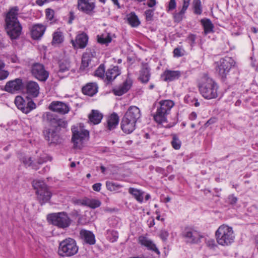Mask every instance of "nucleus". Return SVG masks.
I'll return each instance as SVG.
<instances>
[{"label": "nucleus", "instance_id": "nucleus-1", "mask_svg": "<svg viewBox=\"0 0 258 258\" xmlns=\"http://www.w3.org/2000/svg\"><path fill=\"white\" fill-rule=\"evenodd\" d=\"M19 12L18 7H13L9 10L5 18V29L12 39H17L21 34L22 27L18 20Z\"/></svg>", "mask_w": 258, "mask_h": 258}, {"label": "nucleus", "instance_id": "nucleus-2", "mask_svg": "<svg viewBox=\"0 0 258 258\" xmlns=\"http://www.w3.org/2000/svg\"><path fill=\"white\" fill-rule=\"evenodd\" d=\"M200 93L206 99H212L217 97L218 85L216 82L207 75H204L199 83Z\"/></svg>", "mask_w": 258, "mask_h": 258}, {"label": "nucleus", "instance_id": "nucleus-3", "mask_svg": "<svg viewBox=\"0 0 258 258\" xmlns=\"http://www.w3.org/2000/svg\"><path fill=\"white\" fill-rule=\"evenodd\" d=\"M217 243L222 246L231 244L235 238L232 228L225 224L221 225L215 233Z\"/></svg>", "mask_w": 258, "mask_h": 258}, {"label": "nucleus", "instance_id": "nucleus-4", "mask_svg": "<svg viewBox=\"0 0 258 258\" xmlns=\"http://www.w3.org/2000/svg\"><path fill=\"white\" fill-rule=\"evenodd\" d=\"M159 107L157 108L156 114L154 116L155 120L159 123L167 122V115L174 106V102L171 100H162L159 102Z\"/></svg>", "mask_w": 258, "mask_h": 258}, {"label": "nucleus", "instance_id": "nucleus-5", "mask_svg": "<svg viewBox=\"0 0 258 258\" xmlns=\"http://www.w3.org/2000/svg\"><path fill=\"white\" fill-rule=\"evenodd\" d=\"M71 130L73 134L72 141L74 147L76 149H81L84 142L89 138V131L84 128L81 124L73 126Z\"/></svg>", "mask_w": 258, "mask_h": 258}, {"label": "nucleus", "instance_id": "nucleus-6", "mask_svg": "<svg viewBox=\"0 0 258 258\" xmlns=\"http://www.w3.org/2000/svg\"><path fill=\"white\" fill-rule=\"evenodd\" d=\"M78 250L76 241L73 238H68L59 243L58 252L61 256L70 257L77 253Z\"/></svg>", "mask_w": 258, "mask_h": 258}, {"label": "nucleus", "instance_id": "nucleus-7", "mask_svg": "<svg viewBox=\"0 0 258 258\" xmlns=\"http://www.w3.org/2000/svg\"><path fill=\"white\" fill-rule=\"evenodd\" d=\"M215 63L216 73L222 81H224L231 68L234 66L235 61L232 57L225 56L221 58Z\"/></svg>", "mask_w": 258, "mask_h": 258}, {"label": "nucleus", "instance_id": "nucleus-8", "mask_svg": "<svg viewBox=\"0 0 258 258\" xmlns=\"http://www.w3.org/2000/svg\"><path fill=\"white\" fill-rule=\"evenodd\" d=\"M49 218L53 225L62 229L69 227L72 222L68 214L64 212L52 214Z\"/></svg>", "mask_w": 258, "mask_h": 258}, {"label": "nucleus", "instance_id": "nucleus-9", "mask_svg": "<svg viewBox=\"0 0 258 258\" xmlns=\"http://www.w3.org/2000/svg\"><path fill=\"white\" fill-rule=\"evenodd\" d=\"M182 236L186 242L191 244H198L203 238L201 233L192 227H186L182 232Z\"/></svg>", "mask_w": 258, "mask_h": 258}, {"label": "nucleus", "instance_id": "nucleus-10", "mask_svg": "<svg viewBox=\"0 0 258 258\" xmlns=\"http://www.w3.org/2000/svg\"><path fill=\"white\" fill-rule=\"evenodd\" d=\"M31 73L35 79L41 82H45L49 75L44 66L40 63H33L31 67Z\"/></svg>", "mask_w": 258, "mask_h": 258}, {"label": "nucleus", "instance_id": "nucleus-11", "mask_svg": "<svg viewBox=\"0 0 258 258\" xmlns=\"http://www.w3.org/2000/svg\"><path fill=\"white\" fill-rule=\"evenodd\" d=\"M43 118L44 121L56 130L58 127L66 128L67 126L68 123L65 120L59 118L56 115L51 112H46L43 115Z\"/></svg>", "mask_w": 258, "mask_h": 258}, {"label": "nucleus", "instance_id": "nucleus-12", "mask_svg": "<svg viewBox=\"0 0 258 258\" xmlns=\"http://www.w3.org/2000/svg\"><path fill=\"white\" fill-rule=\"evenodd\" d=\"M23 87L24 84L22 80L20 78H17L8 82L5 86V90L8 92L14 94L21 90Z\"/></svg>", "mask_w": 258, "mask_h": 258}, {"label": "nucleus", "instance_id": "nucleus-13", "mask_svg": "<svg viewBox=\"0 0 258 258\" xmlns=\"http://www.w3.org/2000/svg\"><path fill=\"white\" fill-rule=\"evenodd\" d=\"M48 108L53 112L61 114H67L70 110V107L68 104L58 101H52L49 104Z\"/></svg>", "mask_w": 258, "mask_h": 258}, {"label": "nucleus", "instance_id": "nucleus-14", "mask_svg": "<svg viewBox=\"0 0 258 258\" xmlns=\"http://www.w3.org/2000/svg\"><path fill=\"white\" fill-rule=\"evenodd\" d=\"M95 56L96 52L94 49H87L82 56L80 69L85 70L88 68L91 64L92 58L95 57Z\"/></svg>", "mask_w": 258, "mask_h": 258}, {"label": "nucleus", "instance_id": "nucleus-15", "mask_svg": "<svg viewBox=\"0 0 258 258\" xmlns=\"http://www.w3.org/2000/svg\"><path fill=\"white\" fill-rule=\"evenodd\" d=\"M136 122L123 116L120 123L121 128L124 133L129 134L136 129Z\"/></svg>", "mask_w": 258, "mask_h": 258}, {"label": "nucleus", "instance_id": "nucleus-16", "mask_svg": "<svg viewBox=\"0 0 258 258\" xmlns=\"http://www.w3.org/2000/svg\"><path fill=\"white\" fill-rule=\"evenodd\" d=\"M78 9L87 14H90L94 9V3L90 2L89 0H78Z\"/></svg>", "mask_w": 258, "mask_h": 258}, {"label": "nucleus", "instance_id": "nucleus-17", "mask_svg": "<svg viewBox=\"0 0 258 258\" xmlns=\"http://www.w3.org/2000/svg\"><path fill=\"white\" fill-rule=\"evenodd\" d=\"M88 41V35L82 32L77 35L75 41L72 40V43L74 47L84 48L87 46Z\"/></svg>", "mask_w": 258, "mask_h": 258}, {"label": "nucleus", "instance_id": "nucleus-18", "mask_svg": "<svg viewBox=\"0 0 258 258\" xmlns=\"http://www.w3.org/2000/svg\"><path fill=\"white\" fill-rule=\"evenodd\" d=\"M124 116L137 122L141 117V112L138 107L131 106L128 108Z\"/></svg>", "mask_w": 258, "mask_h": 258}, {"label": "nucleus", "instance_id": "nucleus-19", "mask_svg": "<svg viewBox=\"0 0 258 258\" xmlns=\"http://www.w3.org/2000/svg\"><path fill=\"white\" fill-rule=\"evenodd\" d=\"M80 236L84 243L93 245L95 243V235L90 231L82 229L80 231Z\"/></svg>", "mask_w": 258, "mask_h": 258}, {"label": "nucleus", "instance_id": "nucleus-20", "mask_svg": "<svg viewBox=\"0 0 258 258\" xmlns=\"http://www.w3.org/2000/svg\"><path fill=\"white\" fill-rule=\"evenodd\" d=\"M132 82L130 79H126L122 84L112 90L113 93L116 96H121L126 93L131 88Z\"/></svg>", "mask_w": 258, "mask_h": 258}, {"label": "nucleus", "instance_id": "nucleus-21", "mask_svg": "<svg viewBox=\"0 0 258 258\" xmlns=\"http://www.w3.org/2000/svg\"><path fill=\"white\" fill-rule=\"evenodd\" d=\"M27 94L32 97H37L39 93V86L38 84L34 81H28L26 85Z\"/></svg>", "mask_w": 258, "mask_h": 258}, {"label": "nucleus", "instance_id": "nucleus-22", "mask_svg": "<svg viewBox=\"0 0 258 258\" xmlns=\"http://www.w3.org/2000/svg\"><path fill=\"white\" fill-rule=\"evenodd\" d=\"M120 74V70L118 66H114L107 70L105 74V82L107 84L113 81Z\"/></svg>", "mask_w": 258, "mask_h": 258}, {"label": "nucleus", "instance_id": "nucleus-23", "mask_svg": "<svg viewBox=\"0 0 258 258\" xmlns=\"http://www.w3.org/2000/svg\"><path fill=\"white\" fill-rule=\"evenodd\" d=\"M36 194L37 195V199L41 205H43L48 202L52 196L51 192L48 188L43 190L39 189L38 191H36Z\"/></svg>", "mask_w": 258, "mask_h": 258}, {"label": "nucleus", "instance_id": "nucleus-24", "mask_svg": "<svg viewBox=\"0 0 258 258\" xmlns=\"http://www.w3.org/2000/svg\"><path fill=\"white\" fill-rule=\"evenodd\" d=\"M45 27L41 24L34 25L31 30L32 37L33 39H38L41 38L44 33Z\"/></svg>", "mask_w": 258, "mask_h": 258}, {"label": "nucleus", "instance_id": "nucleus-25", "mask_svg": "<svg viewBox=\"0 0 258 258\" xmlns=\"http://www.w3.org/2000/svg\"><path fill=\"white\" fill-rule=\"evenodd\" d=\"M139 243L149 250L155 251L157 254H160V252L153 242L144 236H140L139 238Z\"/></svg>", "mask_w": 258, "mask_h": 258}, {"label": "nucleus", "instance_id": "nucleus-26", "mask_svg": "<svg viewBox=\"0 0 258 258\" xmlns=\"http://www.w3.org/2000/svg\"><path fill=\"white\" fill-rule=\"evenodd\" d=\"M201 24L204 29V34L206 35L214 32V26L210 19L204 18L201 20Z\"/></svg>", "mask_w": 258, "mask_h": 258}, {"label": "nucleus", "instance_id": "nucleus-27", "mask_svg": "<svg viewBox=\"0 0 258 258\" xmlns=\"http://www.w3.org/2000/svg\"><path fill=\"white\" fill-rule=\"evenodd\" d=\"M181 73L179 71L166 70L163 76L165 81H172L178 79L181 76Z\"/></svg>", "mask_w": 258, "mask_h": 258}, {"label": "nucleus", "instance_id": "nucleus-28", "mask_svg": "<svg viewBox=\"0 0 258 258\" xmlns=\"http://www.w3.org/2000/svg\"><path fill=\"white\" fill-rule=\"evenodd\" d=\"M81 205L89 207L92 209H95L100 206L101 202L95 199L84 198L81 201Z\"/></svg>", "mask_w": 258, "mask_h": 258}, {"label": "nucleus", "instance_id": "nucleus-29", "mask_svg": "<svg viewBox=\"0 0 258 258\" xmlns=\"http://www.w3.org/2000/svg\"><path fill=\"white\" fill-rule=\"evenodd\" d=\"M150 69L147 64H144L140 72V80L144 83H147L150 79Z\"/></svg>", "mask_w": 258, "mask_h": 258}, {"label": "nucleus", "instance_id": "nucleus-30", "mask_svg": "<svg viewBox=\"0 0 258 258\" xmlns=\"http://www.w3.org/2000/svg\"><path fill=\"white\" fill-rule=\"evenodd\" d=\"M119 117L116 113H113L108 116L107 120V128L111 131L115 128L118 125Z\"/></svg>", "mask_w": 258, "mask_h": 258}, {"label": "nucleus", "instance_id": "nucleus-31", "mask_svg": "<svg viewBox=\"0 0 258 258\" xmlns=\"http://www.w3.org/2000/svg\"><path fill=\"white\" fill-rule=\"evenodd\" d=\"M97 89L96 84L90 83L83 87L82 92L85 95L92 96L97 92Z\"/></svg>", "mask_w": 258, "mask_h": 258}, {"label": "nucleus", "instance_id": "nucleus-32", "mask_svg": "<svg viewBox=\"0 0 258 258\" xmlns=\"http://www.w3.org/2000/svg\"><path fill=\"white\" fill-rule=\"evenodd\" d=\"M128 192L132 195L139 203H142L143 202L145 192L142 190L134 187H130L128 189Z\"/></svg>", "mask_w": 258, "mask_h": 258}, {"label": "nucleus", "instance_id": "nucleus-33", "mask_svg": "<svg viewBox=\"0 0 258 258\" xmlns=\"http://www.w3.org/2000/svg\"><path fill=\"white\" fill-rule=\"evenodd\" d=\"M103 115L98 110H93L89 115L90 121L94 124L99 123L102 119Z\"/></svg>", "mask_w": 258, "mask_h": 258}, {"label": "nucleus", "instance_id": "nucleus-34", "mask_svg": "<svg viewBox=\"0 0 258 258\" xmlns=\"http://www.w3.org/2000/svg\"><path fill=\"white\" fill-rule=\"evenodd\" d=\"M44 137L46 140L51 143H55L57 140L56 133L50 129H46L43 131Z\"/></svg>", "mask_w": 258, "mask_h": 258}, {"label": "nucleus", "instance_id": "nucleus-35", "mask_svg": "<svg viewBox=\"0 0 258 258\" xmlns=\"http://www.w3.org/2000/svg\"><path fill=\"white\" fill-rule=\"evenodd\" d=\"M127 20L129 24L133 27H136L140 24L138 17L135 13H131L129 14L127 16Z\"/></svg>", "mask_w": 258, "mask_h": 258}, {"label": "nucleus", "instance_id": "nucleus-36", "mask_svg": "<svg viewBox=\"0 0 258 258\" xmlns=\"http://www.w3.org/2000/svg\"><path fill=\"white\" fill-rule=\"evenodd\" d=\"M70 68V62L67 60H61L59 61L58 74L68 72Z\"/></svg>", "mask_w": 258, "mask_h": 258}, {"label": "nucleus", "instance_id": "nucleus-37", "mask_svg": "<svg viewBox=\"0 0 258 258\" xmlns=\"http://www.w3.org/2000/svg\"><path fill=\"white\" fill-rule=\"evenodd\" d=\"M192 7L195 14L198 15L202 14L203 10L201 0H193Z\"/></svg>", "mask_w": 258, "mask_h": 258}, {"label": "nucleus", "instance_id": "nucleus-38", "mask_svg": "<svg viewBox=\"0 0 258 258\" xmlns=\"http://www.w3.org/2000/svg\"><path fill=\"white\" fill-rule=\"evenodd\" d=\"M112 40L111 36L108 34H102L97 36V41L101 44L107 45Z\"/></svg>", "mask_w": 258, "mask_h": 258}, {"label": "nucleus", "instance_id": "nucleus-39", "mask_svg": "<svg viewBox=\"0 0 258 258\" xmlns=\"http://www.w3.org/2000/svg\"><path fill=\"white\" fill-rule=\"evenodd\" d=\"M32 185L36 191H38L39 189H46L47 187L43 181L40 180H35L32 182Z\"/></svg>", "mask_w": 258, "mask_h": 258}, {"label": "nucleus", "instance_id": "nucleus-40", "mask_svg": "<svg viewBox=\"0 0 258 258\" xmlns=\"http://www.w3.org/2000/svg\"><path fill=\"white\" fill-rule=\"evenodd\" d=\"M63 40L62 33L60 31H56L53 34V39L52 43L54 44L61 43Z\"/></svg>", "mask_w": 258, "mask_h": 258}, {"label": "nucleus", "instance_id": "nucleus-41", "mask_svg": "<svg viewBox=\"0 0 258 258\" xmlns=\"http://www.w3.org/2000/svg\"><path fill=\"white\" fill-rule=\"evenodd\" d=\"M15 103L18 109L24 112L25 106H26V103L24 99L21 96H17L15 100Z\"/></svg>", "mask_w": 258, "mask_h": 258}, {"label": "nucleus", "instance_id": "nucleus-42", "mask_svg": "<svg viewBox=\"0 0 258 258\" xmlns=\"http://www.w3.org/2000/svg\"><path fill=\"white\" fill-rule=\"evenodd\" d=\"M105 68L104 64H101L95 72V76L105 80Z\"/></svg>", "mask_w": 258, "mask_h": 258}, {"label": "nucleus", "instance_id": "nucleus-43", "mask_svg": "<svg viewBox=\"0 0 258 258\" xmlns=\"http://www.w3.org/2000/svg\"><path fill=\"white\" fill-rule=\"evenodd\" d=\"M106 186L107 189L111 191L117 190L122 187V186L119 184L109 181L106 182Z\"/></svg>", "mask_w": 258, "mask_h": 258}, {"label": "nucleus", "instance_id": "nucleus-44", "mask_svg": "<svg viewBox=\"0 0 258 258\" xmlns=\"http://www.w3.org/2000/svg\"><path fill=\"white\" fill-rule=\"evenodd\" d=\"M118 237V233L117 231L110 230L107 231V237L110 242H113L116 241Z\"/></svg>", "mask_w": 258, "mask_h": 258}, {"label": "nucleus", "instance_id": "nucleus-45", "mask_svg": "<svg viewBox=\"0 0 258 258\" xmlns=\"http://www.w3.org/2000/svg\"><path fill=\"white\" fill-rule=\"evenodd\" d=\"M171 144L174 149L178 150L181 147V142L180 141L176 135H173L172 136V140Z\"/></svg>", "mask_w": 258, "mask_h": 258}, {"label": "nucleus", "instance_id": "nucleus-46", "mask_svg": "<svg viewBox=\"0 0 258 258\" xmlns=\"http://www.w3.org/2000/svg\"><path fill=\"white\" fill-rule=\"evenodd\" d=\"M173 53L174 57H179L184 55L185 50L182 47L178 46L174 49Z\"/></svg>", "mask_w": 258, "mask_h": 258}, {"label": "nucleus", "instance_id": "nucleus-47", "mask_svg": "<svg viewBox=\"0 0 258 258\" xmlns=\"http://www.w3.org/2000/svg\"><path fill=\"white\" fill-rule=\"evenodd\" d=\"M36 108V104L33 101H29L27 102L25 106L24 111L25 113H28L31 110Z\"/></svg>", "mask_w": 258, "mask_h": 258}, {"label": "nucleus", "instance_id": "nucleus-48", "mask_svg": "<svg viewBox=\"0 0 258 258\" xmlns=\"http://www.w3.org/2000/svg\"><path fill=\"white\" fill-rule=\"evenodd\" d=\"M186 11L181 9L178 13H175L174 15V21L176 22H180L183 18Z\"/></svg>", "mask_w": 258, "mask_h": 258}, {"label": "nucleus", "instance_id": "nucleus-49", "mask_svg": "<svg viewBox=\"0 0 258 258\" xmlns=\"http://www.w3.org/2000/svg\"><path fill=\"white\" fill-rule=\"evenodd\" d=\"M197 36L193 34L188 35L186 39V41L190 45L191 47H194L196 44Z\"/></svg>", "mask_w": 258, "mask_h": 258}, {"label": "nucleus", "instance_id": "nucleus-50", "mask_svg": "<svg viewBox=\"0 0 258 258\" xmlns=\"http://www.w3.org/2000/svg\"><path fill=\"white\" fill-rule=\"evenodd\" d=\"M46 17L47 20L52 21L53 20L54 16V11L51 9H46L45 10Z\"/></svg>", "mask_w": 258, "mask_h": 258}, {"label": "nucleus", "instance_id": "nucleus-51", "mask_svg": "<svg viewBox=\"0 0 258 258\" xmlns=\"http://www.w3.org/2000/svg\"><path fill=\"white\" fill-rule=\"evenodd\" d=\"M81 210L74 209L70 213V216L73 218H78V223H80V219H81Z\"/></svg>", "mask_w": 258, "mask_h": 258}, {"label": "nucleus", "instance_id": "nucleus-52", "mask_svg": "<svg viewBox=\"0 0 258 258\" xmlns=\"http://www.w3.org/2000/svg\"><path fill=\"white\" fill-rule=\"evenodd\" d=\"M154 11L152 10H147L145 11V14L146 19L147 21H151L153 20Z\"/></svg>", "mask_w": 258, "mask_h": 258}, {"label": "nucleus", "instance_id": "nucleus-53", "mask_svg": "<svg viewBox=\"0 0 258 258\" xmlns=\"http://www.w3.org/2000/svg\"><path fill=\"white\" fill-rule=\"evenodd\" d=\"M23 162L26 165H28L29 166H32V167L35 170L38 169V167L35 164V163H33L32 158L30 157L28 158L27 160L26 159Z\"/></svg>", "mask_w": 258, "mask_h": 258}, {"label": "nucleus", "instance_id": "nucleus-54", "mask_svg": "<svg viewBox=\"0 0 258 258\" xmlns=\"http://www.w3.org/2000/svg\"><path fill=\"white\" fill-rule=\"evenodd\" d=\"M196 98L190 95H186L184 97L185 101L189 104H191L194 102Z\"/></svg>", "mask_w": 258, "mask_h": 258}, {"label": "nucleus", "instance_id": "nucleus-55", "mask_svg": "<svg viewBox=\"0 0 258 258\" xmlns=\"http://www.w3.org/2000/svg\"><path fill=\"white\" fill-rule=\"evenodd\" d=\"M206 243L207 246L210 248H214L215 247L217 246L215 240L213 239H209L207 240Z\"/></svg>", "mask_w": 258, "mask_h": 258}, {"label": "nucleus", "instance_id": "nucleus-56", "mask_svg": "<svg viewBox=\"0 0 258 258\" xmlns=\"http://www.w3.org/2000/svg\"><path fill=\"white\" fill-rule=\"evenodd\" d=\"M176 7V3L175 0H170L168 6V11H172L175 9Z\"/></svg>", "mask_w": 258, "mask_h": 258}, {"label": "nucleus", "instance_id": "nucleus-57", "mask_svg": "<svg viewBox=\"0 0 258 258\" xmlns=\"http://www.w3.org/2000/svg\"><path fill=\"white\" fill-rule=\"evenodd\" d=\"M169 233L165 230H162L160 233V238L164 241H165L168 237Z\"/></svg>", "mask_w": 258, "mask_h": 258}, {"label": "nucleus", "instance_id": "nucleus-58", "mask_svg": "<svg viewBox=\"0 0 258 258\" xmlns=\"http://www.w3.org/2000/svg\"><path fill=\"white\" fill-rule=\"evenodd\" d=\"M237 201V198L233 195H230L228 198V202L229 204L233 205H235Z\"/></svg>", "mask_w": 258, "mask_h": 258}, {"label": "nucleus", "instance_id": "nucleus-59", "mask_svg": "<svg viewBox=\"0 0 258 258\" xmlns=\"http://www.w3.org/2000/svg\"><path fill=\"white\" fill-rule=\"evenodd\" d=\"M9 75V73L7 71L0 70V80L6 79Z\"/></svg>", "mask_w": 258, "mask_h": 258}, {"label": "nucleus", "instance_id": "nucleus-60", "mask_svg": "<svg viewBox=\"0 0 258 258\" xmlns=\"http://www.w3.org/2000/svg\"><path fill=\"white\" fill-rule=\"evenodd\" d=\"M48 157L46 155H43L42 156L40 157V158L38 160V164H41L44 162H45L47 161Z\"/></svg>", "mask_w": 258, "mask_h": 258}, {"label": "nucleus", "instance_id": "nucleus-61", "mask_svg": "<svg viewBox=\"0 0 258 258\" xmlns=\"http://www.w3.org/2000/svg\"><path fill=\"white\" fill-rule=\"evenodd\" d=\"M183 1V5L182 9L186 11L187 8L189 7L190 0H182Z\"/></svg>", "mask_w": 258, "mask_h": 258}, {"label": "nucleus", "instance_id": "nucleus-62", "mask_svg": "<svg viewBox=\"0 0 258 258\" xmlns=\"http://www.w3.org/2000/svg\"><path fill=\"white\" fill-rule=\"evenodd\" d=\"M101 184L100 183H96L93 185L92 188L94 190L99 191L101 189Z\"/></svg>", "mask_w": 258, "mask_h": 258}, {"label": "nucleus", "instance_id": "nucleus-63", "mask_svg": "<svg viewBox=\"0 0 258 258\" xmlns=\"http://www.w3.org/2000/svg\"><path fill=\"white\" fill-rule=\"evenodd\" d=\"M49 2V0H36V4L39 6H42L45 4Z\"/></svg>", "mask_w": 258, "mask_h": 258}, {"label": "nucleus", "instance_id": "nucleus-64", "mask_svg": "<svg viewBox=\"0 0 258 258\" xmlns=\"http://www.w3.org/2000/svg\"><path fill=\"white\" fill-rule=\"evenodd\" d=\"M156 0H148L147 5L150 8H152L156 5Z\"/></svg>", "mask_w": 258, "mask_h": 258}]
</instances>
